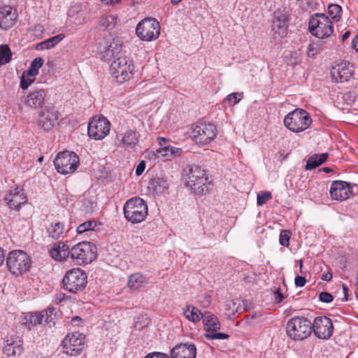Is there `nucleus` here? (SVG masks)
<instances>
[{
	"label": "nucleus",
	"instance_id": "obj_1",
	"mask_svg": "<svg viewBox=\"0 0 358 358\" xmlns=\"http://www.w3.org/2000/svg\"><path fill=\"white\" fill-rule=\"evenodd\" d=\"M184 172L186 185L194 193L205 194L209 192L212 186V181L204 169L199 166L192 164L187 166Z\"/></svg>",
	"mask_w": 358,
	"mask_h": 358
},
{
	"label": "nucleus",
	"instance_id": "obj_2",
	"mask_svg": "<svg viewBox=\"0 0 358 358\" xmlns=\"http://www.w3.org/2000/svg\"><path fill=\"white\" fill-rule=\"evenodd\" d=\"M124 215L128 222L133 224L143 222L148 215L146 202L140 197H133L125 203Z\"/></svg>",
	"mask_w": 358,
	"mask_h": 358
},
{
	"label": "nucleus",
	"instance_id": "obj_3",
	"mask_svg": "<svg viewBox=\"0 0 358 358\" xmlns=\"http://www.w3.org/2000/svg\"><path fill=\"white\" fill-rule=\"evenodd\" d=\"M312 322L304 317L289 319L286 325L287 336L294 341H303L312 333Z\"/></svg>",
	"mask_w": 358,
	"mask_h": 358
},
{
	"label": "nucleus",
	"instance_id": "obj_4",
	"mask_svg": "<svg viewBox=\"0 0 358 358\" xmlns=\"http://www.w3.org/2000/svg\"><path fill=\"white\" fill-rule=\"evenodd\" d=\"M96 245L88 241H82L71 248V259L78 265L91 263L96 257Z\"/></svg>",
	"mask_w": 358,
	"mask_h": 358
},
{
	"label": "nucleus",
	"instance_id": "obj_5",
	"mask_svg": "<svg viewBox=\"0 0 358 358\" xmlns=\"http://www.w3.org/2000/svg\"><path fill=\"white\" fill-rule=\"evenodd\" d=\"M30 257L23 250H15L9 252L6 258L8 270L14 275H22L31 266Z\"/></svg>",
	"mask_w": 358,
	"mask_h": 358
},
{
	"label": "nucleus",
	"instance_id": "obj_6",
	"mask_svg": "<svg viewBox=\"0 0 358 358\" xmlns=\"http://www.w3.org/2000/svg\"><path fill=\"white\" fill-rule=\"evenodd\" d=\"M134 66L132 61L124 55H120L113 60L110 71L117 82L122 83L133 76Z\"/></svg>",
	"mask_w": 358,
	"mask_h": 358
},
{
	"label": "nucleus",
	"instance_id": "obj_7",
	"mask_svg": "<svg viewBox=\"0 0 358 358\" xmlns=\"http://www.w3.org/2000/svg\"><path fill=\"white\" fill-rule=\"evenodd\" d=\"M312 123V119L305 110L296 108L288 113L284 119L285 126L290 131L299 133L306 130Z\"/></svg>",
	"mask_w": 358,
	"mask_h": 358
},
{
	"label": "nucleus",
	"instance_id": "obj_8",
	"mask_svg": "<svg viewBox=\"0 0 358 358\" xmlns=\"http://www.w3.org/2000/svg\"><path fill=\"white\" fill-rule=\"evenodd\" d=\"M310 32L319 38L329 37L333 33L332 22L323 13H315L309 20Z\"/></svg>",
	"mask_w": 358,
	"mask_h": 358
},
{
	"label": "nucleus",
	"instance_id": "obj_9",
	"mask_svg": "<svg viewBox=\"0 0 358 358\" xmlns=\"http://www.w3.org/2000/svg\"><path fill=\"white\" fill-rule=\"evenodd\" d=\"M64 288L71 293L83 291L87 283V275L80 268H73L66 272L62 280Z\"/></svg>",
	"mask_w": 358,
	"mask_h": 358
},
{
	"label": "nucleus",
	"instance_id": "obj_10",
	"mask_svg": "<svg viewBox=\"0 0 358 358\" xmlns=\"http://www.w3.org/2000/svg\"><path fill=\"white\" fill-rule=\"evenodd\" d=\"M136 32L142 41H152L157 39L160 34V25L154 18H145L136 26Z\"/></svg>",
	"mask_w": 358,
	"mask_h": 358
},
{
	"label": "nucleus",
	"instance_id": "obj_11",
	"mask_svg": "<svg viewBox=\"0 0 358 358\" xmlns=\"http://www.w3.org/2000/svg\"><path fill=\"white\" fill-rule=\"evenodd\" d=\"M57 171L62 174L73 173L79 164V158L75 152H59L54 160Z\"/></svg>",
	"mask_w": 358,
	"mask_h": 358
},
{
	"label": "nucleus",
	"instance_id": "obj_12",
	"mask_svg": "<svg viewBox=\"0 0 358 358\" xmlns=\"http://www.w3.org/2000/svg\"><path fill=\"white\" fill-rule=\"evenodd\" d=\"M203 322L206 334L204 337L208 340H223L229 338V335L217 332L220 329V322L218 318L209 311L203 313Z\"/></svg>",
	"mask_w": 358,
	"mask_h": 358
},
{
	"label": "nucleus",
	"instance_id": "obj_13",
	"mask_svg": "<svg viewBox=\"0 0 358 358\" xmlns=\"http://www.w3.org/2000/svg\"><path fill=\"white\" fill-rule=\"evenodd\" d=\"M216 136V127L212 123L201 122L197 124L192 131V138L195 143L207 145Z\"/></svg>",
	"mask_w": 358,
	"mask_h": 358
},
{
	"label": "nucleus",
	"instance_id": "obj_14",
	"mask_svg": "<svg viewBox=\"0 0 358 358\" xmlns=\"http://www.w3.org/2000/svg\"><path fill=\"white\" fill-rule=\"evenodd\" d=\"M110 126V122L105 117L94 116L88 123V135L94 140H101L108 134Z\"/></svg>",
	"mask_w": 358,
	"mask_h": 358
},
{
	"label": "nucleus",
	"instance_id": "obj_15",
	"mask_svg": "<svg viewBox=\"0 0 358 358\" xmlns=\"http://www.w3.org/2000/svg\"><path fill=\"white\" fill-rule=\"evenodd\" d=\"M64 352L76 356L81 353L85 346V336L78 332L68 334L62 341Z\"/></svg>",
	"mask_w": 358,
	"mask_h": 358
},
{
	"label": "nucleus",
	"instance_id": "obj_16",
	"mask_svg": "<svg viewBox=\"0 0 358 358\" xmlns=\"http://www.w3.org/2000/svg\"><path fill=\"white\" fill-rule=\"evenodd\" d=\"M56 319L55 308L50 306L46 310L39 313H31L29 318H26L25 324L29 329L38 324H47L51 327L52 323H55Z\"/></svg>",
	"mask_w": 358,
	"mask_h": 358
},
{
	"label": "nucleus",
	"instance_id": "obj_17",
	"mask_svg": "<svg viewBox=\"0 0 358 358\" xmlns=\"http://www.w3.org/2000/svg\"><path fill=\"white\" fill-rule=\"evenodd\" d=\"M312 327V331L318 338L328 339L333 334V323L331 319L326 316L315 317Z\"/></svg>",
	"mask_w": 358,
	"mask_h": 358
},
{
	"label": "nucleus",
	"instance_id": "obj_18",
	"mask_svg": "<svg viewBox=\"0 0 358 358\" xmlns=\"http://www.w3.org/2000/svg\"><path fill=\"white\" fill-rule=\"evenodd\" d=\"M122 42L117 38H108L103 41L99 55L101 59L110 61L117 58L122 51Z\"/></svg>",
	"mask_w": 358,
	"mask_h": 358
},
{
	"label": "nucleus",
	"instance_id": "obj_19",
	"mask_svg": "<svg viewBox=\"0 0 358 358\" xmlns=\"http://www.w3.org/2000/svg\"><path fill=\"white\" fill-rule=\"evenodd\" d=\"M59 113L52 109L45 108L39 113L37 125L43 131L49 132L58 124Z\"/></svg>",
	"mask_w": 358,
	"mask_h": 358
},
{
	"label": "nucleus",
	"instance_id": "obj_20",
	"mask_svg": "<svg viewBox=\"0 0 358 358\" xmlns=\"http://www.w3.org/2000/svg\"><path fill=\"white\" fill-rule=\"evenodd\" d=\"M329 192L332 199L340 201L346 200L352 194L350 185L341 180L334 181Z\"/></svg>",
	"mask_w": 358,
	"mask_h": 358
},
{
	"label": "nucleus",
	"instance_id": "obj_21",
	"mask_svg": "<svg viewBox=\"0 0 358 358\" xmlns=\"http://www.w3.org/2000/svg\"><path fill=\"white\" fill-rule=\"evenodd\" d=\"M17 14L15 10L8 6L0 8V28L7 30L13 27L17 20Z\"/></svg>",
	"mask_w": 358,
	"mask_h": 358
},
{
	"label": "nucleus",
	"instance_id": "obj_22",
	"mask_svg": "<svg viewBox=\"0 0 358 358\" xmlns=\"http://www.w3.org/2000/svg\"><path fill=\"white\" fill-rule=\"evenodd\" d=\"M196 346L192 343H180L176 345L171 350V358H195Z\"/></svg>",
	"mask_w": 358,
	"mask_h": 358
},
{
	"label": "nucleus",
	"instance_id": "obj_23",
	"mask_svg": "<svg viewBox=\"0 0 358 358\" xmlns=\"http://www.w3.org/2000/svg\"><path fill=\"white\" fill-rule=\"evenodd\" d=\"M352 70L350 69L349 63L343 62L332 67L331 75L334 80L337 83H343L348 81L352 76Z\"/></svg>",
	"mask_w": 358,
	"mask_h": 358
},
{
	"label": "nucleus",
	"instance_id": "obj_24",
	"mask_svg": "<svg viewBox=\"0 0 358 358\" xmlns=\"http://www.w3.org/2000/svg\"><path fill=\"white\" fill-rule=\"evenodd\" d=\"M5 201L12 209H17L27 202V197L22 189L16 187L5 196Z\"/></svg>",
	"mask_w": 358,
	"mask_h": 358
},
{
	"label": "nucleus",
	"instance_id": "obj_25",
	"mask_svg": "<svg viewBox=\"0 0 358 358\" xmlns=\"http://www.w3.org/2000/svg\"><path fill=\"white\" fill-rule=\"evenodd\" d=\"M287 17L284 15L279 17L275 15L272 23V31L275 40L280 41L284 38L287 35Z\"/></svg>",
	"mask_w": 358,
	"mask_h": 358
},
{
	"label": "nucleus",
	"instance_id": "obj_26",
	"mask_svg": "<svg viewBox=\"0 0 358 358\" xmlns=\"http://www.w3.org/2000/svg\"><path fill=\"white\" fill-rule=\"evenodd\" d=\"M46 92L44 90H36L27 97L26 104L31 108H42L45 103Z\"/></svg>",
	"mask_w": 358,
	"mask_h": 358
},
{
	"label": "nucleus",
	"instance_id": "obj_27",
	"mask_svg": "<svg viewBox=\"0 0 358 358\" xmlns=\"http://www.w3.org/2000/svg\"><path fill=\"white\" fill-rule=\"evenodd\" d=\"M157 153L166 160H172L176 157H180L183 153V150L180 148L173 146L159 148L157 150Z\"/></svg>",
	"mask_w": 358,
	"mask_h": 358
},
{
	"label": "nucleus",
	"instance_id": "obj_28",
	"mask_svg": "<svg viewBox=\"0 0 358 358\" xmlns=\"http://www.w3.org/2000/svg\"><path fill=\"white\" fill-rule=\"evenodd\" d=\"M140 134L135 130H128L124 133L122 143L126 149H133L138 143Z\"/></svg>",
	"mask_w": 358,
	"mask_h": 358
},
{
	"label": "nucleus",
	"instance_id": "obj_29",
	"mask_svg": "<svg viewBox=\"0 0 358 358\" xmlns=\"http://www.w3.org/2000/svg\"><path fill=\"white\" fill-rule=\"evenodd\" d=\"M4 343L3 352L7 357L19 356L23 352V348L21 344L12 340H7Z\"/></svg>",
	"mask_w": 358,
	"mask_h": 358
},
{
	"label": "nucleus",
	"instance_id": "obj_30",
	"mask_svg": "<svg viewBox=\"0 0 358 358\" xmlns=\"http://www.w3.org/2000/svg\"><path fill=\"white\" fill-rule=\"evenodd\" d=\"M203 313L199 309L190 305L187 306L183 312L185 318L194 323L203 320Z\"/></svg>",
	"mask_w": 358,
	"mask_h": 358
},
{
	"label": "nucleus",
	"instance_id": "obj_31",
	"mask_svg": "<svg viewBox=\"0 0 358 358\" xmlns=\"http://www.w3.org/2000/svg\"><path fill=\"white\" fill-rule=\"evenodd\" d=\"M328 156V153L315 154L310 156L306 162V169L312 170L317 168L327 160Z\"/></svg>",
	"mask_w": 358,
	"mask_h": 358
},
{
	"label": "nucleus",
	"instance_id": "obj_32",
	"mask_svg": "<svg viewBox=\"0 0 358 358\" xmlns=\"http://www.w3.org/2000/svg\"><path fill=\"white\" fill-rule=\"evenodd\" d=\"M64 38V35L63 34H59L39 43L37 44L36 48L39 50L50 49L57 45L60 41H62Z\"/></svg>",
	"mask_w": 358,
	"mask_h": 358
},
{
	"label": "nucleus",
	"instance_id": "obj_33",
	"mask_svg": "<svg viewBox=\"0 0 358 358\" xmlns=\"http://www.w3.org/2000/svg\"><path fill=\"white\" fill-rule=\"evenodd\" d=\"M147 283L146 278L140 273H134L129 276L127 285L132 289H137Z\"/></svg>",
	"mask_w": 358,
	"mask_h": 358
},
{
	"label": "nucleus",
	"instance_id": "obj_34",
	"mask_svg": "<svg viewBox=\"0 0 358 358\" xmlns=\"http://www.w3.org/2000/svg\"><path fill=\"white\" fill-rule=\"evenodd\" d=\"M49 236L53 239H59L64 231V224L62 222L52 223L47 229Z\"/></svg>",
	"mask_w": 358,
	"mask_h": 358
},
{
	"label": "nucleus",
	"instance_id": "obj_35",
	"mask_svg": "<svg viewBox=\"0 0 358 358\" xmlns=\"http://www.w3.org/2000/svg\"><path fill=\"white\" fill-rule=\"evenodd\" d=\"M150 322V318L146 314H142L134 320V328L137 331H141L147 327Z\"/></svg>",
	"mask_w": 358,
	"mask_h": 358
},
{
	"label": "nucleus",
	"instance_id": "obj_36",
	"mask_svg": "<svg viewBox=\"0 0 358 358\" xmlns=\"http://www.w3.org/2000/svg\"><path fill=\"white\" fill-rule=\"evenodd\" d=\"M329 15L334 22L340 21L342 15V8L338 4H330L327 8Z\"/></svg>",
	"mask_w": 358,
	"mask_h": 358
},
{
	"label": "nucleus",
	"instance_id": "obj_37",
	"mask_svg": "<svg viewBox=\"0 0 358 358\" xmlns=\"http://www.w3.org/2000/svg\"><path fill=\"white\" fill-rule=\"evenodd\" d=\"M44 60L41 57L35 58L31 63L27 71V76H35L38 73L39 69L43 66Z\"/></svg>",
	"mask_w": 358,
	"mask_h": 358
},
{
	"label": "nucleus",
	"instance_id": "obj_38",
	"mask_svg": "<svg viewBox=\"0 0 358 358\" xmlns=\"http://www.w3.org/2000/svg\"><path fill=\"white\" fill-rule=\"evenodd\" d=\"M153 187L156 192L163 193L169 189V183L166 179L163 178H157L153 180Z\"/></svg>",
	"mask_w": 358,
	"mask_h": 358
},
{
	"label": "nucleus",
	"instance_id": "obj_39",
	"mask_svg": "<svg viewBox=\"0 0 358 358\" xmlns=\"http://www.w3.org/2000/svg\"><path fill=\"white\" fill-rule=\"evenodd\" d=\"M12 53L7 45L0 46V66L8 63L11 59Z\"/></svg>",
	"mask_w": 358,
	"mask_h": 358
},
{
	"label": "nucleus",
	"instance_id": "obj_40",
	"mask_svg": "<svg viewBox=\"0 0 358 358\" xmlns=\"http://www.w3.org/2000/svg\"><path fill=\"white\" fill-rule=\"evenodd\" d=\"M225 308L234 315L242 310V306L238 299H232L226 303Z\"/></svg>",
	"mask_w": 358,
	"mask_h": 358
},
{
	"label": "nucleus",
	"instance_id": "obj_41",
	"mask_svg": "<svg viewBox=\"0 0 358 358\" xmlns=\"http://www.w3.org/2000/svg\"><path fill=\"white\" fill-rule=\"evenodd\" d=\"M96 226L95 221L90 220L84 223L80 224L76 229L78 234H83L85 232L91 231L94 229Z\"/></svg>",
	"mask_w": 358,
	"mask_h": 358
},
{
	"label": "nucleus",
	"instance_id": "obj_42",
	"mask_svg": "<svg viewBox=\"0 0 358 358\" xmlns=\"http://www.w3.org/2000/svg\"><path fill=\"white\" fill-rule=\"evenodd\" d=\"M55 245L59 250V252L62 255L63 258L66 259L69 256L71 257V249L69 248L70 247L67 242H58Z\"/></svg>",
	"mask_w": 358,
	"mask_h": 358
},
{
	"label": "nucleus",
	"instance_id": "obj_43",
	"mask_svg": "<svg viewBox=\"0 0 358 358\" xmlns=\"http://www.w3.org/2000/svg\"><path fill=\"white\" fill-rule=\"evenodd\" d=\"M115 17L113 15H107L101 17L99 25L105 29L110 28V26L115 24Z\"/></svg>",
	"mask_w": 358,
	"mask_h": 358
},
{
	"label": "nucleus",
	"instance_id": "obj_44",
	"mask_svg": "<svg viewBox=\"0 0 358 358\" xmlns=\"http://www.w3.org/2000/svg\"><path fill=\"white\" fill-rule=\"evenodd\" d=\"M271 193L269 192H261L257 194V203L258 206H263L266 201L271 199Z\"/></svg>",
	"mask_w": 358,
	"mask_h": 358
},
{
	"label": "nucleus",
	"instance_id": "obj_45",
	"mask_svg": "<svg viewBox=\"0 0 358 358\" xmlns=\"http://www.w3.org/2000/svg\"><path fill=\"white\" fill-rule=\"evenodd\" d=\"M290 238V232L287 230H282L280 234L279 241L280 245L285 247L289 246Z\"/></svg>",
	"mask_w": 358,
	"mask_h": 358
},
{
	"label": "nucleus",
	"instance_id": "obj_46",
	"mask_svg": "<svg viewBox=\"0 0 358 358\" xmlns=\"http://www.w3.org/2000/svg\"><path fill=\"white\" fill-rule=\"evenodd\" d=\"M241 99V94L239 93H231L228 95L225 99V102H232V105L236 104Z\"/></svg>",
	"mask_w": 358,
	"mask_h": 358
},
{
	"label": "nucleus",
	"instance_id": "obj_47",
	"mask_svg": "<svg viewBox=\"0 0 358 358\" xmlns=\"http://www.w3.org/2000/svg\"><path fill=\"white\" fill-rule=\"evenodd\" d=\"M50 255L55 260L62 261L65 259L56 245L50 250Z\"/></svg>",
	"mask_w": 358,
	"mask_h": 358
},
{
	"label": "nucleus",
	"instance_id": "obj_48",
	"mask_svg": "<svg viewBox=\"0 0 358 358\" xmlns=\"http://www.w3.org/2000/svg\"><path fill=\"white\" fill-rule=\"evenodd\" d=\"M319 299L323 303H330L333 301V296L327 292H322L319 294Z\"/></svg>",
	"mask_w": 358,
	"mask_h": 358
},
{
	"label": "nucleus",
	"instance_id": "obj_49",
	"mask_svg": "<svg viewBox=\"0 0 358 358\" xmlns=\"http://www.w3.org/2000/svg\"><path fill=\"white\" fill-rule=\"evenodd\" d=\"M32 83H33V80H30L29 78H24V76H22L21 80H20V87H22V89L26 90L29 87V85Z\"/></svg>",
	"mask_w": 358,
	"mask_h": 358
},
{
	"label": "nucleus",
	"instance_id": "obj_50",
	"mask_svg": "<svg viewBox=\"0 0 358 358\" xmlns=\"http://www.w3.org/2000/svg\"><path fill=\"white\" fill-rule=\"evenodd\" d=\"M145 358H169V357L165 353L156 352L149 353Z\"/></svg>",
	"mask_w": 358,
	"mask_h": 358
},
{
	"label": "nucleus",
	"instance_id": "obj_51",
	"mask_svg": "<svg viewBox=\"0 0 358 358\" xmlns=\"http://www.w3.org/2000/svg\"><path fill=\"white\" fill-rule=\"evenodd\" d=\"M145 169V162L143 160L141 161L136 167V175L137 176H141L143 173Z\"/></svg>",
	"mask_w": 358,
	"mask_h": 358
},
{
	"label": "nucleus",
	"instance_id": "obj_52",
	"mask_svg": "<svg viewBox=\"0 0 358 358\" xmlns=\"http://www.w3.org/2000/svg\"><path fill=\"white\" fill-rule=\"evenodd\" d=\"M306 280L304 277L297 275L295 278L294 282L296 287H303L306 284Z\"/></svg>",
	"mask_w": 358,
	"mask_h": 358
},
{
	"label": "nucleus",
	"instance_id": "obj_53",
	"mask_svg": "<svg viewBox=\"0 0 358 358\" xmlns=\"http://www.w3.org/2000/svg\"><path fill=\"white\" fill-rule=\"evenodd\" d=\"M283 298H284L283 295L280 292H275L273 293V300H274L275 303H279L282 302Z\"/></svg>",
	"mask_w": 358,
	"mask_h": 358
},
{
	"label": "nucleus",
	"instance_id": "obj_54",
	"mask_svg": "<svg viewBox=\"0 0 358 358\" xmlns=\"http://www.w3.org/2000/svg\"><path fill=\"white\" fill-rule=\"evenodd\" d=\"M157 141H158L160 148L169 146V145H167V139H166L165 138L159 137L157 138Z\"/></svg>",
	"mask_w": 358,
	"mask_h": 358
},
{
	"label": "nucleus",
	"instance_id": "obj_55",
	"mask_svg": "<svg viewBox=\"0 0 358 358\" xmlns=\"http://www.w3.org/2000/svg\"><path fill=\"white\" fill-rule=\"evenodd\" d=\"M352 47L358 52V34L354 38L352 42Z\"/></svg>",
	"mask_w": 358,
	"mask_h": 358
},
{
	"label": "nucleus",
	"instance_id": "obj_56",
	"mask_svg": "<svg viewBox=\"0 0 358 358\" xmlns=\"http://www.w3.org/2000/svg\"><path fill=\"white\" fill-rule=\"evenodd\" d=\"M243 307L242 308V309H243L245 310H248L252 307L251 305V303L248 302L246 300H243Z\"/></svg>",
	"mask_w": 358,
	"mask_h": 358
},
{
	"label": "nucleus",
	"instance_id": "obj_57",
	"mask_svg": "<svg viewBox=\"0 0 358 358\" xmlns=\"http://www.w3.org/2000/svg\"><path fill=\"white\" fill-rule=\"evenodd\" d=\"M332 278V274L330 273H324L322 279L324 280L329 281Z\"/></svg>",
	"mask_w": 358,
	"mask_h": 358
},
{
	"label": "nucleus",
	"instance_id": "obj_58",
	"mask_svg": "<svg viewBox=\"0 0 358 358\" xmlns=\"http://www.w3.org/2000/svg\"><path fill=\"white\" fill-rule=\"evenodd\" d=\"M5 260V254L2 248H0V266H1Z\"/></svg>",
	"mask_w": 358,
	"mask_h": 358
},
{
	"label": "nucleus",
	"instance_id": "obj_59",
	"mask_svg": "<svg viewBox=\"0 0 358 358\" xmlns=\"http://www.w3.org/2000/svg\"><path fill=\"white\" fill-rule=\"evenodd\" d=\"M103 3L107 5H113L120 2V0H101Z\"/></svg>",
	"mask_w": 358,
	"mask_h": 358
},
{
	"label": "nucleus",
	"instance_id": "obj_60",
	"mask_svg": "<svg viewBox=\"0 0 358 358\" xmlns=\"http://www.w3.org/2000/svg\"><path fill=\"white\" fill-rule=\"evenodd\" d=\"M147 154L148 155V157L150 158H155V157H159V155L156 152H155L154 151H148L147 152Z\"/></svg>",
	"mask_w": 358,
	"mask_h": 358
},
{
	"label": "nucleus",
	"instance_id": "obj_61",
	"mask_svg": "<svg viewBox=\"0 0 358 358\" xmlns=\"http://www.w3.org/2000/svg\"><path fill=\"white\" fill-rule=\"evenodd\" d=\"M343 292L345 294V299L348 300V289L345 285H343Z\"/></svg>",
	"mask_w": 358,
	"mask_h": 358
},
{
	"label": "nucleus",
	"instance_id": "obj_62",
	"mask_svg": "<svg viewBox=\"0 0 358 358\" xmlns=\"http://www.w3.org/2000/svg\"><path fill=\"white\" fill-rule=\"evenodd\" d=\"M350 35V31H346L343 36H342V41H345L346 39H348L349 38Z\"/></svg>",
	"mask_w": 358,
	"mask_h": 358
},
{
	"label": "nucleus",
	"instance_id": "obj_63",
	"mask_svg": "<svg viewBox=\"0 0 358 358\" xmlns=\"http://www.w3.org/2000/svg\"><path fill=\"white\" fill-rule=\"evenodd\" d=\"M323 171L325 172V173H330L332 171V169L331 168H329V167H324L322 169Z\"/></svg>",
	"mask_w": 358,
	"mask_h": 358
},
{
	"label": "nucleus",
	"instance_id": "obj_64",
	"mask_svg": "<svg viewBox=\"0 0 358 358\" xmlns=\"http://www.w3.org/2000/svg\"><path fill=\"white\" fill-rule=\"evenodd\" d=\"M182 0H171V3L173 5H177Z\"/></svg>",
	"mask_w": 358,
	"mask_h": 358
}]
</instances>
